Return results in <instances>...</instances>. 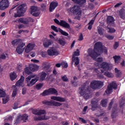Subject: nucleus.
Masks as SVG:
<instances>
[{
	"label": "nucleus",
	"mask_w": 125,
	"mask_h": 125,
	"mask_svg": "<svg viewBox=\"0 0 125 125\" xmlns=\"http://www.w3.org/2000/svg\"><path fill=\"white\" fill-rule=\"evenodd\" d=\"M107 48L106 47L102 46V43L101 42H97L95 43L94 49H89L88 50V53L91 57V58H95L99 54L104 52V53H107Z\"/></svg>",
	"instance_id": "1"
},
{
	"label": "nucleus",
	"mask_w": 125,
	"mask_h": 125,
	"mask_svg": "<svg viewBox=\"0 0 125 125\" xmlns=\"http://www.w3.org/2000/svg\"><path fill=\"white\" fill-rule=\"evenodd\" d=\"M95 66L100 68L98 69L95 68H93L94 72L97 73V74H100V71H101V73H104V72H106V71H109V70H110V64L106 62H104L101 64H95Z\"/></svg>",
	"instance_id": "2"
},
{
	"label": "nucleus",
	"mask_w": 125,
	"mask_h": 125,
	"mask_svg": "<svg viewBox=\"0 0 125 125\" xmlns=\"http://www.w3.org/2000/svg\"><path fill=\"white\" fill-rule=\"evenodd\" d=\"M66 11L68 13H73L75 15V19L78 20H79L81 16H82V10L77 5H74L66 9Z\"/></svg>",
	"instance_id": "3"
},
{
	"label": "nucleus",
	"mask_w": 125,
	"mask_h": 125,
	"mask_svg": "<svg viewBox=\"0 0 125 125\" xmlns=\"http://www.w3.org/2000/svg\"><path fill=\"white\" fill-rule=\"evenodd\" d=\"M27 10V5L26 4H22L20 5L17 8V14L15 13V17H21L24 16V13Z\"/></svg>",
	"instance_id": "4"
},
{
	"label": "nucleus",
	"mask_w": 125,
	"mask_h": 125,
	"mask_svg": "<svg viewBox=\"0 0 125 125\" xmlns=\"http://www.w3.org/2000/svg\"><path fill=\"white\" fill-rule=\"evenodd\" d=\"M38 81H39V77L35 75L29 76L25 79L27 85L29 87L33 86Z\"/></svg>",
	"instance_id": "5"
},
{
	"label": "nucleus",
	"mask_w": 125,
	"mask_h": 125,
	"mask_svg": "<svg viewBox=\"0 0 125 125\" xmlns=\"http://www.w3.org/2000/svg\"><path fill=\"white\" fill-rule=\"evenodd\" d=\"M79 93L82 96H83L85 99H88L90 98V94H88V89L86 87L82 86L79 89Z\"/></svg>",
	"instance_id": "6"
},
{
	"label": "nucleus",
	"mask_w": 125,
	"mask_h": 125,
	"mask_svg": "<svg viewBox=\"0 0 125 125\" xmlns=\"http://www.w3.org/2000/svg\"><path fill=\"white\" fill-rule=\"evenodd\" d=\"M75 56H80V50L77 49L76 51L74 52L72 57V63H75V66H77L79 65L80 63V60L79 59V57Z\"/></svg>",
	"instance_id": "7"
},
{
	"label": "nucleus",
	"mask_w": 125,
	"mask_h": 125,
	"mask_svg": "<svg viewBox=\"0 0 125 125\" xmlns=\"http://www.w3.org/2000/svg\"><path fill=\"white\" fill-rule=\"evenodd\" d=\"M104 83L101 81H93L90 83V87L93 89H96V88H99V87H102Z\"/></svg>",
	"instance_id": "8"
},
{
	"label": "nucleus",
	"mask_w": 125,
	"mask_h": 125,
	"mask_svg": "<svg viewBox=\"0 0 125 125\" xmlns=\"http://www.w3.org/2000/svg\"><path fill=\"white\" fill-rule=\"evenodd\" d=\"M0 97H2V103L3 104H6L8 101H9V96L6 95L5 92L2 90L0 89Z\"/></svg>",
	"instance_id": "9"
},
{
	"label": "nucleus",
	"mask_w": 125,
	"mask_h": 125,
	"mask_svg": "<svg viewBox=\"0 0 125 125\" xmlns=\"http://www.w3.org/2000/svg\"><path fill=\"white\" fill-rule=\"evenodd\" d=\"M47 53L50 56H57L59 54V51L57 50V48L54 47H51L47 50Z\"/></svg>",
	"instance_id": "10"
},
{
	"label": "nucleus",
	"mask_w": 125,
	"mask_h": 125,
	"mask_svg": "<svg viewBox=\"0 0 125 125\" xmlns=\"http://www.w3.org/2000/svg\"><path fill=\"white\" fill-rule=\"evenodd\" d=\"M30 13L33 16L37 17L41 14V11H40L38 7L32 6L30 7Z\"/></svg>",
	"instance_id": "11"
},
{
	"label": "nucleus",
	"mask_w": 125,
	"mask_h": 125,
	"mask_svg": "<svg viewBox=\"0 0 125 125\" xmlns=\"http://www.w3.org/2000/svg\"><path fill=\"white\" fill-rule=\"evenodd\" d=\"M42 103L43 104L48 105L49 106H57L58 107L59 106H61V105H62V103H60L58 102H55L54 101H44L42 102Z\"/></svg>",
	"instance_id": "12"
},
{
	"label": "nucleus",
	"mask_w": 125,
	"mask_h": 125,
	"mask_svg": "<svg viewBox=\"0 0 125 125\" xmlns=\"http://www.w3.org/2000/svg\"><path fill=\"white\" fill-rule=\"evenodd\" d=\"M55 23L58 24V25H60V26H62L64 28H67V29H70V25L69 23H67L66 21H59L58 20L55 19L54 20Z\"/></svg>",
	"instance_id": "13"
},
{
	"label": "nucleus",
	"mask_w": 125,
	"mask_h": 125,
	"mask_svg": "<svg viewBox=\"0 0 125 125\" xmlns=\"http://www.w3.org/2000/svg\"><path fill=\"white\" fill-rule=\"evenodd\" d=\"M113 88H117V84L115 82H112L108 85L107 89L105 91L106 94H110L113 91Z\"/></svg>",
	"instance_id": "14"
},
{
	"label": "nucleus",
	"mask_w": 125,
	"mask_h": 125,
	"mask_svg": "<svg viewBox=\"0 0 125 125\" xmlns=\"http://www.w3.org/2000/svg\"><path fill=\"white\" fill-rule=\"evenodd\" d=\"M9 6V3L8 0H2L0 1V9L1 10H4Z\"/></svg>",
	"instance_id": "15"
},
{
	"label": "nucleus",
	"mask_w": 125,
	"mask_h": 125,
	"mask_svg": "<svg viewBox=\"0 0 125 125\" xmlns=\"http://www.w3.org/2000/svg\"><path fill=\"white\" fill-rule=\"evenodd\" d=\"M28 115L23 114V115H19L16 120V123H20L21 121H23L24 122H26L27 120H28Z\"/></svg>",
	"instance_id": "16"
},
{
	"label": "nucleus",
	"mask_w": 125,
	"mask_h": 125,
	"mask_svg": "<svg viewBox=\"0 0 125 125\" xmlns=\"http://www.w3.org/2000/svg\"><path fill=\"white\" fill-rule=\"evenodd\" d=\"M26 47V44L25 43H21L20 45L18 46L16 48V51L18 54H22Z\"/></svg>",
	"instance_id": "17"
},
{
	"label": "nucleus",
	"mask_w": 125,
	"mask_h": 125,
	"mask_svg": "<svg viewBox=\"0 0 125 125\" xmlns=\"http://www.w3.org/2000/svg\"><path fill=\"white\" fill-rule=\"evenodd\" d=\"M32 113L35 115H38L39 116H41V115H45V114H46L45 110L44 109L39 110L38 109H33L32 110Z\"/></svg>",
	"instance_id": "18"
},
{
	"label": "nucleus",
	"mask_w": 125,
	"mask_h": 125,
	"mask_svg": "<svg viewBox=\"0 0 125 125\" xmlns=\"http://www.w3.org/2000/svg\"><path fill=\"white\" fill-rule=\"evenodd\" d=\"M24 76H21L20 80L16 83V86H18L19 87H21V86L23 87L24 86Z\"/></svg>",
	"instance_id": "19"
},
{
	"label": "nucleus",
	"mask_w": 125,
	"mask_h": 125,
	"mask_svg": "<svg viewBox=\"0 0 125 125\" xmlns=\"http://www.w3.org/2000/svg\"><path fill=\"white\" fill-rule=\"evenodd\" d=\"M53 43V42L47 39H45L43 41V45L45 47H48Z\"/></svg>",
	"instance_id": "20"
},
{
	"label": "nucleus",
	"mask_w": 125,
	"mask_h": 125,
	"mask_svg": "<svg viewBox=\"0 0 125 125\" xmlns=\"http://www.w3.org/2000/svg\"><path fill=\"white\" fill-rule=\"evenodd\" d=\"M35 47V45L33 43H29L26 47L25 49V53H29L30 51L33 50L34 48Z\"/></svg>",
	"instance_id": "21"
},
{
	"label": "nucleus",
	"mask_w": 125,
	"mask_h": 125,
	"mask_svg": "<svg viewBox=\"0 0 125 125\" xmlns=\"http://www.w3.org/2000/svg\"><path fill=\"white\" fill-rule=\"evenodd\" d=\"M58 6V3L57 1H52L50 4L49 11L52 12Z\"/></svg>",
	"instance_id": "22"
},
{
	"label": "nucleus",
	"mask_w": 125,
	"mask_h": 125,
	"mask_svg": "<svg viewBox=\"0 0 125 125\" xmlns=\"http://www.w3.org/2000/svg\"><path fill=\"white\" fill-rule=\"evenodd\" d=\"M51 99L55 100V101H58L59 102H65L66 101V99L59 96H52Z\"/></svg>",
	"instance_id": "23"
},
{
	"label": "nucleus",
	"mask_w": 125,
	"mask_h": 125,
	"mask_svg": "<svg viewBox=\"0 0 125 125\" xmlns=\"http://www.w3.org/2000/svg\"><path fill=\"white\" fill-rule=\"evenodd\" d=\"M40 68V66L36 64H31L29 65V69L31 72H35V71H38Z\"/></svg>",
	"instance_id": "24"
},
{
	"label": "nucleus",
	"mask_w": 125,
	"mask_h": 125,
	"mask_svg": "<svg viewBox=\"0 0 125 125\" xmlns=\"http://www.w3.org/2000/svg\"><path fill=\"white\" fill-rule=\"evenodd\" d=\"M32 19H31L30 18H27L26 19L24 18H20L19 20V22H20L21 23H23V24H28L30 21H31Z\"/></svg>",
	"instance_id": "25"
},
{
	"label": "nucleus",
	"mask_w": 125,
	"mask_h": 125,
	"mask_svg": "<svg viewBox=\"0 0 125 125\" xmlns=\"http://www.w3.org/2000/svg\"><path fill=\"white\" fill-rule=\"evenodd\" d=\"M72 1L75 2V3H77V4L82 6V5H83V4L86 3V0H72Z\"/></svg>",
	"instance_id": "26"
},
{
	"label": "nucleus",
	"mask_w": 125,
	"mask_h": 125,
	"mask_svg": "<svg viewBox=\"0 0 125 125\" xmlns=\"http://www.w3.org/2000/svg\"><path fill=\"white\" fill-rule=\"evenodd\" d=\"M98 55L95 58H93V59H94V60H95L96 61H97V62H98V63H95L96 64V65H98V64H99V65H100V64H99V63H101V62H102V61H103V59H102V58H98V56H99V55H100L101 54V53H97ZM97 58V59H96Z\"/></svg>",
	"instance_id": "27"
},
{
	"label": "nucleus",
	"mask_w": 125,
	"mask_h": 125,
	"mask_svg": "<svg viewBox=\"0 0 125 125\" xmlns=\"http://www.w3.org/2000/svg\"><path fill=\"white\" fill-rule=\"evenodd\" d=\"M49 118L50 117L49 116H46L45 115H44L43 116H40L38 118L35 117L34 119L36 121H44V120H48Z\"/></svg>",
	"instance_id": "28"
},
{
	"label": "nucleus",
	"mask_w": 125,
	"mask_h": 125,
	"mask_svg": "<svg viewBox=\"0 0 125 125\" xmlns=\"http://www.w3.org/2000/svg\"><path fill=\"white\" fill-rule=\"evenodd\" d=\"M119 16L122 19H125V10L122 9L119 11Z\"/></svg>",
	"instance_id": "29"
},
{
	"label": "nucleus",
	"mask_w": 125,
	"mask_h": 125,
	"mask_svg": "<svg viewBox=\"0 0 125 125\" xmlns=\"http://www.w3.org/2000/svg\"><path fill=\"white\" fill-rule=\"evenodd\" d=\"M10 78L11 81H14V80H15V79L17 78V75L14 72H11L10 73Z\"/></svg>",
	"instance_id": "30"
},
{
	"label": "nucleus",
	"mask_w": 125,
	"mask_h": 125,
	"mask_svg": "<svg viewBox=\"0 0 125 125\" xmlns=\"http://www.w3.org/2000/svg\"><path fill=\"white\" fill-rule=\"evenodd\" d=\"M98 102L97 101L95 100H93L92 101V110L93 111H94V110H95V109L97 107V104Z\"/></svg>",
	"instance_id": "31"
},
{
	"label": "nucleus",
	"mask_w": 125,
	"mask_h": 125,
	"mask_svg": "<svg viewBox=\"0 0 125 125\" xmlns=\"http://www.w3.org/2000/svg\"><path fill=\"white\" fill-rule=\"evenodd\" d=\"M107 22L109 25L114 24V18L111 16L108 17L107 19Z\"/></svg>",
	"instance_id": "32"
},
{
	"label": "nucleus",
	"mask_w": 125,
	"mask_h": 125,
	"mask_svg": "<svg viewBox=\"0 0 125 125\" xmlns=\"http://www.w3.org/2000/svg\"><path fill=\"white\" fill-rule=\"evenodd\" d=\"M103 73H104V76L108 77V78H113V77H114V74H113L112 73L110 72H108V71H104V72Z\"/></svg>",
	"instance_id": "33"
},
{
	"label": "nucleus",
	"mask_w": 125,
	"mask_h": 125,
	"mask_svg": "<svg viewBox=\"0 0 125 125\" xmlns=\"http://www.w3.org/2000/svg\"><path fill=\"white\" fill-rule=\"evenodd\" d=\"M46 77V73L44 72H42L40 73V80L41 81H44L45 80V78Z\"/></svg>",
	"instance_id": "34"
},
{
	"label": "nucleus",
	"mask_w": 125,
	"mask_h": 125,
	"mask_svg": "<svg viewBox=\"0 0 125 125\" xmlns=\"http://www.w3.org/2000/svg\"><path fill=\"white\" fill-rule=\"evenodd\" d=\"M48 90L50 94H57V90L53 88H49Z\"/></svg>",
	"instance_id": "35"
},
{
	"label": "nucleus",
	"mask_w": 125,
	"mask_h": 125,
	"mask_svg": "<svg viewBox=\"0 0 125 125\" xmlns=\"http://www.w3.org/2000/svg\"><path fill=\"white\" fill-rule=\"evenodd\" d=\"M22 42V40L17 39V40L13 41L12 42V43L13 45H17V44H19V43H20V42Z\"/></svg>",
	"instance_id": "36"
},
{
	"label": "nucleus",
	"mask_w": 125,
	"mask_h": 125,
	"mask_svg": "<svg viewBox=\"0 0 125 125\" xmlns=\"http://www.w3.org/2000/svg\"><path fill=\"white\" fill-rule=\"evenodd\" d=\"M59 32H60V33H61L62 36H65V37H68V36H69V34H68V33L62 30V29L60 28H59Z\"/></svg>",
	"instance_id": "37"
},
{
	"label": "nucleus",
	"mask_w": 125,
	"mask_h": 125,
	"mask_svg": "<svg viewBox=\"0 0 125 125\" xmlns=\"http://www.w3.org/2000/svg\"><path fill=\"white\" fill-rule=\"evenodd\" d=\"M59 43H60L61 45H65V42L60 39L56 38L55 39Z\"/></svg>",
	"instance_id": "38"
},
{
	"label": "nucleus",
	"mask_w": 125,
	"mask_h": 125,
	"mask_svg": "<svg viewBox=\"0 0 125 125\" xmlns=\"http://www.w3.org/2000/svg\"><path fill=\"white\" fill-rule=\"evenodd\" d=\"M98 32L100 36H103L104 33V30L101 27H98Z\"/></svg>",
	"instance_id": "39"
},
{
	"label": "nucleus",
	"mask_w": 125,
	"mask_h": 125,
	"mask_svg": "<svg viewBox=\"0 0 125 125\" xmlns=\"http://www.w3.org/2000/svg\"><path fill=\"white\" fill-rule=\"evenodd\" d=\"M113 58L115 60V63H120V61H121V57L120 56H115L113 57Z\"/></svg>",
	"instance_id": "40"
},
{
	"label": "nucleus",
	"mask_w": 125,
	"mask_h": 125,
	"mask_svg": "<svg viewBox=\"0 0 125 125\" xmlns=\"http://www.w3.org/2000/svg\"><path fill=\"white\" fill-rule=\"evenodd\" d=\"M49 91L48 90L44 91L41 94V95L42 96H46V95H49Z\"/></svg>",
	"instance_id": "41"
},
{
	"label": "nucleus",
	"mask_w": 125,
	"mask_h": 125,
	"mask_svg": "<svg viewBox=\"0 0 125 125\" xmlns=\"http://www.w3.org/2000/svg\"><path fill=\"white\" fill-rule=\"evenodd\" d=\"M42 86H43V83H39L36 85V88L38 90H40V89H42Z\"/></svg>",
	"instance_id": "42"
},
{
	"label": "nucleus",
	"mask_w": 125,
	"mask_h": 125,
	"mask_svg": "<svg viewBox=\"0 0 125 125\" xmlns=\"http://www.w3.org/2000/svg\"><path fill=\"white\" fill-rule=\"evenodd\" d=\"M106 30L107 31V33H115L116 32V30L113 28H106Z\"/></svg>",
	"instance_id": "43"
},
{
	"label": "nucleus",
	"mask_w": 125,
	"mask_h": 125,
	"mask_svg": "<svg viewBox=\"0 0 125 125\" xmlns=\"http://www.w3.org/2000/svg\"><path fill=\"white\" fill-rule=\"evenodd\" d=\"M6 57H7V54H6V53H2L0 56V60H1L2 59L4 60Z\"/></svg>",
	"instance_id": "44"
},
{
	"label": "nucleus",
	"mask_w": 125,
	"mask_h": 125,
	"mask_svg": "<svg viewBox=\"0 0 125 125\" xmlns=\"http://www.w3.org/2000/svg\"><path fill=\"white\" fill-rule=\"evenodd\" d=\"M101 105L103 106V107H106L107 106V100L102 101Z\"/></svg>",
	"instance_id": "45"
},
{
	"label": "nucleus",
	"mask_w": 125,
	"mask_h": 125,
	"mask_svg": "<svg viewBox=\"0 0 125 125\" xmlns=\"http://www.w3.org/2000/svg\"><path fill=\"white\" fill-rule=\"evenodd\" d=\"M24 71L26 74H27V75H30V74H31V71H32L30 68H29L28 67H26L24 69Z\"/></svg>",
	"instance_id": "46"
},
{
	"label": "nucleus",
	"mask_w": 125,
	"mask_h": 125,
	"mask_svg": "<svg viewBox=\"0 0 125 125\" xmlns=\"http://www.w3.org/2000/svg\"><path fill=\"white\" fill-rule=\"evenodd\" d=\"M105 38L108 39V40H113L114 38V36L113 35H105Z\"/></svg>",
	"instance_id": "47"
},
{
	"label": "nucleus",
	"mask_w": 125,
	"mask_h": 125,
	"mask_svg": "<svg viewBox=\"0 0 125 125\" xmlns=\"http://www.w3.org/2000/svg\"><path fill=\"white\" fill-rule=\"evenodd\" d=\"M62 67H63V68H67L68 67V63L65 62H62L61 64Z\"/></svg>",
	"instance_id": "48"
},
{
	"label": "nucleus",
	"mask_w": 125,
	"mask_h": 125,
	"mask_svg": "<svg viewBox=\"0 0 125 125\" xmlns=\"http://www.w3.org/2000/svg\"><path fill=\"white\" fill-rule=\"evenodd\" d=\"M62 80L63 82H68V78H67V76L66 75L62 76Z\"/></svg>",
	"instance_id": "49"
},
{
	"label": "nucleus",
	"mask_w": 125,
	"mask_h": 125,
	"mask_svg": "<svg viewBox=\"0 0 125 125\" xmlns=\"http://www.w3.org/2000/svg\"><path fill=\"white\" fill-rule=\"evenodd\" d=\"M115 71L116 75L119 77V76L121 75V71L119 70L117 68L115 69Z\"/></svg>",
	"instance_id": "50"
},
{
	"label": "nucleus",
	"mask_w": 125,
	"mask_h": 125,
	"mask_svg": "<svg viewBox=\"0 0 125 125\" xmlns=\"http://www.w3.org/2000/svg\"><path fill=\"white\" fill-rule=\"evenodd\" d=\"M16 94H17V89H15L13 91L12 95V97H15V96H16Z\"/></svg>",
	"instance_id": "51"
},
{
	"label": "nucleus",
	"mask_w": 125,
	"mask_h": 125,
	"mask_svg": "<svg viewBox=\"0 0 125 125\" xmlns=\"http://www.w3.org/2000/svg\"><path fill=\"white\" fill-rule=\"evenodd\" d=\"M51 29H52V30H53V31H55V32H56L57 33L58 32V29L55 26L52 25Z\"/></svg>",
	"instance_id": "52"
},
{
	"label": "nucleus",
	"mask_w": 125,
	"mask_h": 125,
	"mask_svg": "<svg viewBox=\"0 0 125 125\" xmlns=\"http://www.w3.org/2000/svg\"><path fill=\"white\" fill-rule=\"evenodd\" d=\"M118 46H119V42H116L114 45V49H117Z\"/></svg>",
	"instance_id": "53"
},
{
	"label": "nucleus",
	"mask_w": 125,
	"mask_h": 125,
	"mask_svg": "<svg viewBox=\"0 0 125 125\" xmlns=\"http://www.w3.org/2000/svg\"><path fill=\"white\" fill-rule=\"evenodd\" d=\"M123 4V3L122 2H119L117 3L115 6L114 7H115L116 8H117V7H119V6H121V5H122Z\"/></svg>",
	"instance_id": "54"
},
{
	"label": "nucleus",
	"mask_w": 125,
	"mask_h": 125,
	"mask_svg": "<svg viewBox=\"0 0 125 125\" xmlns=\"http://www.w3.org/2000/svg\"><path fill=\"white\" fill-rule=\"evenodd\" d=\"M13 109H18V103H15L13 106Z\"/></svg>",
	"instance_id": "55"
},
{
	"label": "nucleus",
	"mask_w": 125,
	"mask_h": 125,
	"mask_svg": "<svg viewBox=\"0 0 125 125\" xmlns=\"http://www.w3.org/2000/svg\"><path fill=\"white\" fill-rule=\"evenodd\" d=\"M79 121H81L83 124H86V121H85V120L83 119V118H79Z\"/></svg>",
	"instance_id": "56"
},
{
	"label": "nucleus",
	"mask_w": 125,
	"mask_h": 125,
	"mask_svg": "<svg viewBox=\"0 0 125 125\" xmlns=\"http://www.w3.org/2000/svg\"><path fill=\"white\" fill-rule=\"evenodd\" d=\"M46 52L45 51H42V57H45V56H46Z\"/></svg>",
	"instance_id": "57"
},
{
	"label": "nucleus",
	"mask_w": 125,
	"mask_h": 125,
	"mask_svg": "<svg viewBox=\"0 0 125 125\" xmlns=\"http://www.w3.org/2000/svg\"><path fill=\"white\" fill-rule=\"evenodd\" d=\"M87 110V106H84V107L83 109V114H85V112H86Z\"/></svg>",
	"instance_id": "58"
},
{
	"label": "nucleus",
	"mask_w": 125,
	"mask_h": 125,
	"mask_svg": "<svg viewBox=\"0 0 125 125\" xmlns=\"http://www.w3.org/2000/svg\"><path fill=\"white\" fill-rule=\"evenodd\" d=\"M41 7L42 8L43 10H45L46 7V5L45 4H42L41 5Z\"/></svg>",
	"instance_id": "59"
},
{
	"label": "nucleus",
	"mask_w": 125,
	"mask_h": 125,
	"mask_svg": "<svg viewBox=\"0 0 125 125\" xmlns=\"http://www.w3.org/2000/svg\"><path fill=\"white\" fill-rule=\"evenodd\" d=\"M16 7V6H14L9 11V13L10 14H12L13 13V10H14V8Z\"/></svg>",
	"instance_id": "60"
},
{
	"label": "nucleus",
	"mask_w": 125,
	"mask_h": 125,
	"mask_svg": "<svg viewBox=\"0 0 125 125\" xmlns=\"http://www.w3.org/2000/svg\"><path fill=\"white\" fill-rule=\"evenodd\" d=\"M68 107H69V105H68L67 104H64L63 105V109H64V110H66V109H67Z\"/></svg>",
	"instance_id": "61"
},
{
	"label": "nucleus",
	"mask_w": 125,
	"mask_h": 125,
	"mask_svg": "<svg viewBox=\"0 0 125 125\" xmlns=\"http://www.w3.org/2000/svg\"><path fill=\"white\" fill-rule=\"evenodd\" d=\"M31 61L34 62V63H39V62H40V61L35 59H32Z\"/></svg>",
	"instance_id": "62"
},
{
	"label": "nucleus",
	"mask_w": 125,
	"mask_h": 125,
	"mask_svg": "<svg viewBox=\"0 0 125 125\" xmlns=\"http://www.w3.org/2000/svg\"><path fill=\"white\" fill-rule=\"evenodd\" d=\"M26 91H27V89H26V88H22V94H25L26 93Z\"/></svg>",
	"instance_id": "63"
},
{
	"label": "nucleus",
	"mask_w": 125,
	"mask_h": 125,
	"mask_svg": "<svg viewBox=\"0 0 125 125\" xmlns=\"http://www.w3.org/2000/svg\"><path fill=\"white\" fill-rule=\"evenodd\" d=\"M30 56L31 57H35V56H36V53L34 52H31L30 53Z\"/></svg>",
	"instance_id": "64"
}]
</instances>
